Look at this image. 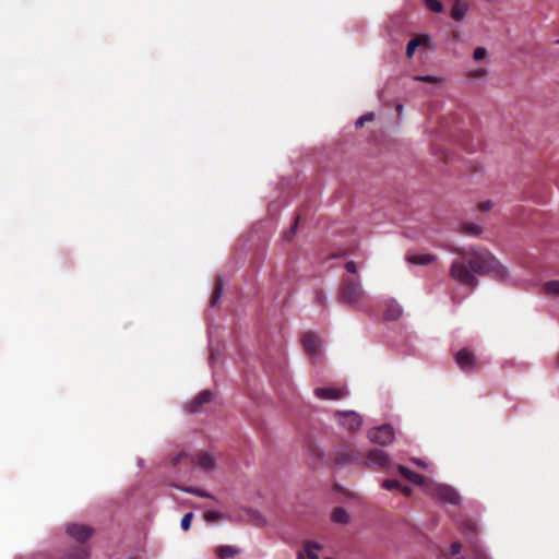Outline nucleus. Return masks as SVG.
Segmentation results:
<instances>
[{
  "label": "nucleus",
  "instance_id": "24",
  "mask_svg": "<svg viewBox=\"0 0 559 559\" xmlns=\"http://www.w3.org/2000/svg\"><path fill=\"white\" fill-rule=\"evenodd\" d=\"M460 528H461V532L465 535V536H468L469 538H473L477 535L478 533V526L477 524L471 522V521H466V522H463L461 525H460Z\"/></svg>",
  "mask_w": 559,
  "mask_h": 559
},
{
  "label": "nucleus",
  "instance_id": "42",
  "mask_svg": "<svg viewBox=\"0 0 559 559\" xmlns=\"http://www.w3.org/2000/svg\"><path fill=\"white\" fill-rule=\"evenodd\" d=\"M414 461H415V463H416L418 466H420V467H426V464H425L423 461H420V460H414Z\"/></svg>",
  "mask_w": 559,
  "mask_h": 559
},
{
  "label": "nucleus",
  "instance_id": "23",
  "mask_svg": "<svg viewBox=\"0 0 559 559\" xmlns=\"http://www.w3.org/2000/svg\"><path fill=\"white\" fill-rule=\"evenodd\" d=\"M349 520H350V518L344 508L338 507L333 510V512H332V521L333 522L338 523V524H348Z\"/></svg>",
  "mask_w": 559,
  "mask_h": 559
},
{
  "label": "nucleus",
  "instance_id": "32",
  "mask_svg": "<svg viewBox=\"0 0 559 559\" xmlns=\"http://www.w3.org/2000/svg\"><path fill=\"white\" fill-rule=\"evenodd\" d=\"M192 519H193V513H191V512L186 513L183 515V518L181 519V523H180L181 528L183 531H188L190 528Z\"/></svg>",
  "mask_w": 559,
  "mask_h": 559
},
{
  "label": "nucleus",
  "instance_id": "4",
  "mask_svg": "<svg viewBox=\"0 0 559 559\" xmlns=\"http://www.w3.org/2000/svg\"><path fill=\"white\" fill-rule=\"evenodd\" d=\"M368 438L371 442L385 447L394 441L395 433L391 425L383 424L370 429L368 431Z\"/></svg>",
  "mask_w": 559,
  "mask_h": 559
},
{
  "label": "nucleus",
  "instance_id": "9",
  "mask_svg": "<svg viewBox=\"0 0 559 559\" xmlns=\"http://www.w3.org/2000/svg\"><path fill=\"white\" fill-rule=\"evenodd\" d=\"M314 395L320 400L337 401L348 395L346 388H317Z\"/></svg>",
  "mask_w": 559,
  "mask_h": 559
},
{
  "label": "nucleus",
  "instance_id": "18",
  "mask_svg": "<svg viewBox=\"0 0 559 559\" xmlns=\"http://www.w3.org/2000/svg\"><path fill=\"white\" fill-rule=\"evenodd\" d=\"M322 549H323V545H321L317 542H313V540H307L304 544V550H305L304 554L306 555V557L308 559H320L318 551H320Z\"/></svg>",
  "mask_w": 559,
  "mask_h": 559
},
{
  "label": "nucleus",
  "instance_id": "27",
  "mask_svg": "<svg viewBox=\"0 0 559 559\" xmlns=\"http://www.w3.org/2000/svg\"><path fill=\"white\" fill-rule=\"evenodd\" d=\"M374 114L373 112H367L362 116H360L356 121H355V128L356 129H360L364 127L365 122L367 121H373L374 120Z\"/></svg>",
  "mask_w": 559,
  "mask_h": 559
},
{
  "label": "nucleus",
  "instance_id": "36",
  "mask_svg": "<svg viewBox=\"0 0 559 559\" xmlns=\"http://www.w3.org/2000/svg\"><path fill=\"white\" fill-rule=\"evenodd\" d=\"M462 550V545L459 542H454L450 545V552L452 556H457Z\"/></svg>",
  "mask_w": 559,
  "mask_h": 559
},
{
  "label": "nucleus",
  "instance_id": "26",
  "mask_svg": "<svg viewBox=\"0 0 559 559\" xmlns=\"http://www.w3.org/2000/svg\"><path fill=\"white\" fill-rule=\"evenodd\" d=\"M545 292L548 295H559V281H549L545 284Z\"/></svg>",
  "mask_w": 559,
  "mask_h": 559
},
{
  "label": "nucleus",
  "instance_id": "44",
  "mask_svg": "<svg viewBox=\"0 0 559 559\" xmlns=\"http://www.w3.org/2000/svg\"><path fill=\"white\" fill-rule=\"evenodd\" d=\"M403 106L402 105H399L397 106V110H402Z\"/></svg>",
  "mask_w": 559,
  "mask_h": 559
},
{
  "label": "nucleus",
  "instance_id": "43",
  "mask_svg": "<svg viewBox=\"0 0 559 559\" xmlns=\"http://www.w3.org/2000/svg\"><path fill=\"white\" fill-rule=\"evenodd\" d=\"M297 559H306V555L304 552H298Z\"/></svg>",
  "mask_w": 559,
  "mask_h": 559
},
{
  "label": "nucleus",
  "instance_id": "30",
  "mask_svg": "<svg viewBox=\"0 0 559 559\" xmlns=\"http://www.w3.org/2000/svg\"><path fill=\"white\" fill-rule=\"evenodd\" d=\"M182 490L186 491V492L195 495L198 497L212 498V496L207 491H205L203 489H200V488H185Z\"/></svg>",
  "mask_w": 559,
  "mask_h": 559
},
{
  "label": "nucleus",
  "instance_id": "35",
  "mask_svg": "<svg viewBox=\"0 0 559 559\" xmlns=\"http://www.w3.org/2000/svg\"><path fill=\"white\" fill-rule=\"evenodd\" d=\"M204 516L206 521L214 522L221 518V513L217 511H207Z\"/></svg>",
  "mask_w": 559,
  "mask_h": 559
},
{
  "label": "nucleus",
  "instance_id": "40",
  "mask_svg": "<svg viewBox=\"0 0 559 559\" xmlns=\"http://www.w3.org/2000/svg\"><path fill=\"white\" fill-rule=\"evenodd\" d=\"M400 491L404 495V496H411L412 492H413V489L408 486H402L400 487Z\"/></svg>",
  "mask_w": 559,
  "mask_h": 559
},
{
  "label": "nucleus",
  "instance_id": "14",
  "mask_svg": "<svg viewBox=\"0 0 559 559\" xmlns=\"http://www.w3.org/2000/svg\"><path fill=\"white\" fill-rule=\"evenodd\" d=\"M215 554L218 559H233L241 554V549L229 545H222L215 548Z\"/></svg>",
  "mask_w": 559,
  "mask_h": 559
},
{
  "label": "nucleus",
  "instance_id": "13",
  "mask_svg": "<svg viewBox=\"0 0 559 559\" xmlns=\"http://www.w3.org/2000/svg\"><path fill=\"white\" fill-rule=\"evenodd\" d=\"M302 344L306 348V352L313 358H318L321 353L320 345L318 342V336L312 332H307L304 334Z\"/></svg>",
  "mask_w": 559,
  "mask_h": 559
},
{
  "label": "nucleus",
  "instance_id": "41",
  "mask_svg": "<svg viewBox=\"0 0 559 559\" xmlns=\"http://www.w3.org/2000/svg\"><path fill=\"white\" fill-rule=\"evenodd\" d=\"M488 71L485 69L477 70L473 73V75H487Z\"/></svg>",
  "mask_w": 559,
  "mask_h": 559
},
{
  "label": "nucleus",
  "instance_id": "8",
  "mask_svg": "<svg viewBox=\"0 0 559 559\" xmlns=\"http://www.w3.org/2000/svg\"><path fill=\"white\" fill-rule=\"evenodd\" d=\"M366 464L369 467L389 468L392 462L390 455L385 451L374 449L368 453Z\"/></svg>",
  "mask_w": 559,
  "mask_h": 559
},
{
  "label": "nucleus",
  "instance_id": "6",
  "mask_svg": "<svg viewBox=\"0 0 559 559\" xmlns=\"http://www.w3.org/2000/svg\"><path fill=\"white\" fill-rule=\"evenodd\" d=\"M335 417L338 418L343 427L349 430H358L362 426L361 416L354 411H336Z\"/></svg>",
  "mask_w": 559,
  "mask_h": 559
},
{
  "label": "nucleus",
  "instance_id": "31",
  "mask_svg": "<svg viewBox=\"0 0 559 559\" xmlns=\"http://www.w3.org/2000/svg\"><path fill=\"white\" fill-rule=\"evenodd\" d=\"M328 296L321 289L316 292V302L323 308H326Z\"/></svg>",
  "mask_w": 559,
  "mask_h": 559
},
{
  "label": "nucleus",
  "instance_id": "15",
  "mask_svg": "<svg viewBox=\"0 0 559 559\" xmlns=\"http://www.w3.org/2000/svg\"><path fill=\"white\" fill-rule=\"evenodd\" d=\"M402 307L395 300H390L384 311V319L388 321H396L402 317Z\"/></svg>",
  "mask_w": 559,
  "mask_h": 559
},
{
  "label": "nucleus",
  "instance_id": "33",
  "mask_svg": "<svg viewBox=\"0 0 559 559\" xmlns=\"http://www.w3.org/2000/svg\"><path fill=\"white\" fill-rule=\"evenodd\" d=\"M486 56H487V50L484 47H477L473 53V58L475 61H479V60L484 59Z\"/></svg>",
  "mask_w": 559,
  "mask_h": 559
},
{
  "label": "nucleus",
  "instance_id": "12",
  "mask_svg": "<svg viewBox=\"0 0 559 559\" xmlns=\"http://www.w3.org/2000/svg\"><path fill=\"white\" fill-rule=\"evenodd\" d=\"M438 257L432 253H417L408 252L405 255V261L413 265H429L437 262Z\"/></svg>",
  "mask_w": 559,
  "mask_h": 559
},
{
  "label": "nucleus",
  "instance_id": "1",
  "mask_svg": "<svg viewBox=\"0 0 559 559\" xmlns=\"http://www.w3.org/2000/svg\"><path fill=\"white\" fill-rule=\"evenodd\" d=\"M454 252L461 258L452 262L450 275L459 284L475 288L478 285L477 275H491L501 282L509 278L508 269L487 248H457Z\"/></svg>",
  "mask_w": 559,
  "mask_h": 559
},
{
  "label": "nucleus",
  "instance_id": "10",
  "mask_svg": "<svg viewBox=\"0 0 559 559\" xmlns=\"http://www.w3.org/2000/svg\"><path fill=\"white\" fill-rule=\"evenodd\" d=\"M433 497L451 504L460 502V495L449 485H439L435 488Z\"/></svg>",
  "mask_w": 559,
  "mask_h": 559
},
{
  "label": "nucleus",
  "instance_id": "39",
  "mask_svg": "<svg viewBox=\"0 0 559 559\" xmlns=\"http://www.w3.org/2000/svg\"><path fill=\"white\" fill-rule=\"evenodd\" d=\"M492 207V202L491 201H484L479 204V209L483 211V212H487L489 211L490 209Z\"/></svg>",
  "mask_w": 559,
  "mask_h": 559
},
{
  "label": "nucleus",
  "instance_id": "19",
  "mask_svg": "<svg viewBox=\"0 0 559 559\" xmlns=\"http://www.w3.org/2000/svg\"><path fill=\"white\" fill-rule=\"evenodd\" d=\"M247 523L263 527L266 525V519L260 511L247 509Z\"/></svg>",
  "mask_w": 559,
  "mask_h": 559
},
{
  "label": "nucleus",
  "instance_id": "45",
  "mask_svg": "<svg viewBox=\"0 0 559 559\" xmlns=\"http://www.w3.org/2000/svg\"><path fill=\"white\" fill-rule=\"evenodd\" d=\"M557 366L559 368V354H558V357H557Z\"/></svg>",
  "mask_w": 559,
  "mask_h": 559
},
{
  "label": "nucleus",
  "instance_id": "7",
  "mask_svg": "<svg viewBox=\"0 0 559 559\" xmlns=\"http://www.w3.org/2000/svg\"><path fill=\"white\" fill-rule=\"evenodd\" d=\"M213 399L214 393L211 390H203L187 405V411L191 414L201 413Z\"/></svg>",
  "mask_w": 559,
  "mask_h": 559
},
{
  "label": "nucleus",
  "instance_id": "17",
  "mask_svg": "<svg viewBox=\"0 0 559 559\" xmlns=\"http://www.w3.org/2000/svg\"><path fill=\"white\" fill-rule=\"evenodd\" d=\"M467 11H468L467 2H465L463 0H456L451 10V16L455 21H462V20H464Z\"/></svg>",
  "mask_w": 559,
  "mask_h": 559
},
{
  "label": "nucleus",
  "instance_id": "25",
  "mask_svg": "<svg viewBox=\"0 0 559 559\" xmlns=\"http://www.w3.org/2000/svg\"><path fill=\"white\" fill-rule=\"evenodd\" d=\"M426 40V37L419 36L411 39L406 47V56L407 58H412L415 49Z\"/></svg>",
  "mask_w": 559,
  "mask_h": 559
},
{
  "label": "nucleus",
  "instance_id": "20",
  "mask_svg": "<svg viewBox=\"0 0 559 559\" xmlns=\"http://www.w3.org/2000/svg\"><path fill=\"white\" fill-rule=\"evenodd\" d=\"M224 289V282L221 276H217L214 284V289L210 298V306L215 307L221 299Z\"/></svg>",
  "mask_w": 559,
  "mask_h": 559
},
{
  "label": "nucleus",
  "instance_id": "21",
  "mask_svg": "<svg viewBox=\"0 0 559 559\" xmlns=\"http://www.w3.org/2000/svg\"><path fill=\"white\" fill-rule=\"evenodd\" d=\"M460 231L465 235L478 237L483 234V227L475 223L464 222L461 224Z\"/></svg>",
  "mask_w": 559,
  "mask_h": 559
},
{
  "label": "nucleus",
  "instance_id": "11",
  "mask_svg": "<svg viewBox=\"0 0 559 559\" xmlns=\"http://www.w3.org/2000/svg\"><path fill=\"white\" fill-rule=\"evenodd\" d=\"M67 533L79 543L86 542L93 534V528L81 524H68Z\"/></svg>",
  "mask_w": 559,
  "mask_h": 559
},
{
  "label": "nucleus",
  "instance_id": "16",
  "mask_svg": "<svg viewBox=\"0 0 559 559\" xmlns=\"http://www.w3.org/2000/svg\"><path fill=\"white\" fill-rule=\"evenodd\" d=\"M397 469H399L400 474L403 475L411 483L418 485V486L425 484V480H426L425 477L423 475L409 469L408 467H406L404 465H400Z\"/></svg>",
  "mask_w": 559,
  "mask_h": 559
},
{
  "label": "nucleus",
  "instance_id": "37",
  "mask_svg": "<svg viewBox=\"0 0 559 559\" xmlns=\"http://www.w3.org/2000/svg\"><path fill=\"white\" fill-rule=\"evenodd\" d=\"M345 270L349 274H356L357 273V265L355 261H348L345 264Z\"/></svg>",
  "mask_w": 559,
  "mask_h": 559
},
{
  "label": "nucleus",
  "instance_id": "5",
  "mask_svg": "<svg viewBox=\"0 0 559 559\" xmlns=\"http://www.w3.org/2000/svg\"><path fill=\"white\" fill-rule=\"evenodd\" d=\"M454 361L460 370L466 373L474 372L477 368V359L468 348H462L454 354Z\"/></svg>",
  "mask_w": 559,
  "mask_h": 559
},
{
  "label": "nucleus",
  "instance_id": "46",
  "mask_svg": "<svg viewBox=\"0 0 559 559\" xmlns=\"http://www.w3.org/2000/svg\"><path fill=\"white\" fill-rule=\"evenodd\" d=\"M456 559H464V557H463V556H460V557H457Z\"/></svg>",
  "mask_w": 559,
  "mask_h": 559
},
{
  "label": "nucleus",
  "instance_id": "38",
  "mask_svg": "<svg viewBox=\"0 0 559 559\" xmlns=\"http://www.w3.org/2000/svg\"><path fill=\"white\" fill-rule=\"evenodd\" d=\"M415 81L432 83L437 81V78L431 75H417L415 76Z\"/></svg>",
  "mask_w": 559,
  "mask_h": 559
},
{
  "label": "nucleus",
  "instance_id": "2",
  "mask_svg": "<svg viewBox=\"0 0 559 559\" xmlns=\"http://www.w3.org/2000/svg\"><path fill=\"white\" fill-rule=\"evenodd\" d=\"M365 297L366 292L359 280L342 278L337 294L338 302L347 307H358Z\"/></svg>",
  "mask_w": 559,
  "mask_h": 559
},
{
  "label": "nucleus",
  "instance_id": "29",
  "mask_svg": "<svg viewBox=\"0 0 559 559\" xmlns=\"http://www.w3.org/2000/svg\"><path fill=\"white\" fill-rule=\"evenodd\" d=\"M381 486L386 490H400L401 484L396 479H384Z\"/></svg>",
  "mask_w": 559,
  "mask_h": 559
},
{
  "label": "nucleus",
  "instance_id": "22",
  "mask_svg": "<svg viewBox=\"0 0 559 559\" xmlns=\"http://www.w3.org/2000/svg\"><path fill=\"white\" fill-rule=\"evenodd\" d=\"M90 552L84 546L73 547L64 557V559H88Z\"/></svg>",
  "mask_w": 559,
  "mask_h": 559
},
{
  "label": "nucleus",
  "instance_id": "3",
  "mask_svg": "<svg viewBox=\"0 0 559 559\" xmlns=\"http://www.w3.org/2000/svg\"><path fill=\"white\" fill-rule=\"evenodd\" d=\"M182 462L187 465L198 466L204 472H211L216 467V459L206 451H199L195 454L180 452L173 459L174 466H178Z\"/></svg>",
  "mask_w": 559,
  "mask_h": 559
},
{
  "label": "nucleus",
  "instance_id": "34",
  "mask_svg": "<svg viewBox=\"0 0 559 559\" xmlns=\"http://www.w3.org/2000/svg\"><path fill=\"white\" fill-rule=\"evenodd\" d=\"M298 223H299V216H297L290 227V230L289 231H286L284 234V237L287 239V240H292L293 237L295 236V233H296V228L298 226Z\"/></svg>",
  "mask_w": 559,
  "mask_h": 559
},
{
  "label": "nucleus",
  "instance_id": "28",
  "mask_svg": "<svg viewBox=\"0 0 559 559\" xmlns=\"http://www.w3.org/2000/svg\"><path fill=\"white\" fill-rule=\"evenodd\" d=\"M425 3L426 7L435 13H440L443 10V5L439 0H425Z\"/></svg>",
  "mask_w": 559,
  "mask_h": 559
}]
</instances>
